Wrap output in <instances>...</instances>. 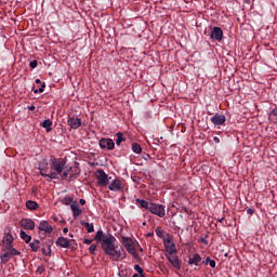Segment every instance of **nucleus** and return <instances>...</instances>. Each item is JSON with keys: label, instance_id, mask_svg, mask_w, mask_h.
Listing matches in <instances>:
<instances>
[{"label": "nucleus", "instance_id": "obj_27", "mask_svg": "<svg viewBox=\"0 0 277 277\" xmlns=\"http://www.w3.org/2000/svg\"><path fill=\"white\" fill-rule=\"evenodd\" d=\"M122 142H127V137H124V134L122 132H118L117 133L116 144L118 146H120V144H122Z\"/></svg>", "mask_w": 277, "mask_h": 277}, {"label": "nucleus", "instance_id": "obj_17", "mask_svg": "<svg viewBox=\"0 0 277 277\" xmlns=\"http://www.w3.org/2000/svg\"><path fill=\"white\" fill-rule=\"evenodd\" d=\"M39 230H43V233L51 235V233H53V226H51L47 221H41L39 224Z\"/></svg>", "mask_w": 277, "mask_h": 277}, {"label": "nucleus", "instance_id": "obj_25", "mask_svg": "<svg viewBox=\"0 0 277 277\" xmlns=\"http://www.w3.org/2000/svg\"><path fill=\"white\" fill-rule=\"evenodd\" d=\"M51 246H53V242H48L47 243V248H42L41 249V251H42V254L44 255V256H51Z\"/></svg>", "mask_w": 277, "mask_h": 277}, {"label": "nucleus", "instance_id": "obj_22", "mask_svg": "<svg viewBox=\"0 0 277 277\" xmlns=\"http://www.w3.org/2000/svg\"><path fill=\"white\" fill-rule=\"evenodd\" d=\"M41 127H43V129L47 130V133H51V131H53V121H51V119H45L42 123Z\"/></svg>", "mask_w": 277, "mask_h": 277}, {"label": "nucleus", "instance_id": "obj_47", "mask_svg": "<svg viewBox=\"0 0 277 277\" xmlns=\"http://www.w3.org/2000/svg\"><path fill=\"white\" fill-rule=\"evenodd\" d=\"M79 203L82 206L85 205V199H80Z\"/></svg>", "mask_w": 277, "mask_h": 277}, {"label": "nucleus", "instance_id": "obj_30", "mask_svg": "<svg viewBox=\"0 0 277 277\" xmlns=\"http://www.w3.org/2000/svg\"><path fill=\"white\" fill-rule=\"evenodd\" d=\"M132 150L136 155H140V153H142V146L140 144H137V143H133L132 144Z\"/></svg>", "mask_w": 277, "mask_h": 277}, {"label": "nucleus", "instance_id": "obj_5", "mask_svg": "<svg viewBox=\"0 0 277 277\" xmlns=\"http://www.w3.org/2000/svg\"><path fill=\"white\" fill-rule=\"evenodd\" d=\"M121 243L129 254H131L132 256H137V253L135 252V247H133V240L131 238L122 237Z\"/></svg>", "mask_w": 277, "mask_h": 277}, {"label": "nucleus", "instance_id": "obj_52", "mask_svg": "<svg viewBox=\"0 0 277 277\" xmlns=\"http://www.w3.org/2000/svg\"><path fill=\"white\" fill-rule=\"evenodd\" d=\"M132 277H140V275L138 274H134Z\"/></svg>", "mask_w": 277, "mask_h": 277}, {"label": "nucleus", "instance_id": "obj_51", "mask_svg": "<svg viewBox=\"0 0 277 277\" xmlns=\"http://www.w3.org/2000/svg\"><path fill=\"white\" fill-rule=\"evenodd\" d=\"M147 237H153V233H148V234H147Z\"/></svg>", "mask_w": 277, "mask_h": 277}, {"label": "nucleus", "instance_id": "obj_29", "mask_svg": "<svg viewBox=\"0 0 277 277\" xmlns=\"http://www.w3.org/2000/svg\"><path fill=\"white\" fill-rule=\"evenodd\" d=\"M11 256L12 255L10 254V251L4 252L0 258L1 263H3V265H5V263H8V261H10Z\"/></svg>", "mask_w": 277, "mask_h": 277}, {"label": "nucleus", "instance_id": "obj_4", "mask_svg": "<svg viewBox=\"0 0 277 277\" xmlns=\"http://www.w3.org/2000/svg\"><path fill=\"white\" fill-rule=\"evenodd\" d=\"M149 211L158 217H166V206L159 203H150Z\"/></svg>", "mask_w": 277, "mask_h": 277}, {"label": "nucleus", "instance_id": "obj_3", "mask_svg": "<svg viewBox=\"0 0 277 277\" xmlns=\"http://www.w3.org/2000/svg\"><path fill=\"white\" fill-rule=\"evenodd\" d=\"M95 176L100 187H107L109 185V181H111V177H109L103 169L96 170Z\"/></svg>", "mask_w": 277, "mask_h": 277}, {"label": "nucleus", "instance_id": "obj_46", "mask_svg": "<svg viewBox=\"0 0 277 277\" xmlns=\"http://www.w3.org/2000/svg\"><path fill=\"white\" fill-rule=\"evenodd\" d=\"M32 243H35V245H37V246H40V240L36 239V240H34Z\"/></svg>", "mask_w": 277, "mask_h": 277}, {"label": "nucleus", "instance_id": "obj_26", "mask_svg": "<svg viewBox=\"0 0 277 277\" xmlns=\"http://www.w3.org/2000/svg\"><path fill=\"white\" fill-rule=\"evenodd\" d=\"M19 237L21 239H23V241H25L26 243H29V241H31V236L27 235V233H25V230H21L19 232Z\"/></svg>", "mask_w": 277, "mask_h": 277}, {"label": "nucleus", "instance_id": "obj_33", "mask_svg": "<svg viewBox=\"0 0 277 277\" xmlns=\"http://www.w3.org/2000/svg\"><path fill=\"white\" fill-rule=\"evenodd\" d=\"M8 252L11 254V256H18V254H21V252L14 248H6Z\"/></svg>", "mask_w": 277, "mask_h": 277}, {"label": "nucleus", "instance_id": "obj_43", "mask_svg": "<svg viewBox=\"0 0 277 277\" xmlns=\"http://www.w3.org/2000/svg\"><path fill=\"white\" fill-rule=\"evenodd\" d=\"M38 92H40V94H42V92H44L43 88H39V90H35V94H38Z\"/></svg>", "mask_w": 277, "mask_h": 277}, {"label": "nucleus", "instance_id": "obj_54", "mask_svg": "<svg viewBox=\"0 0 277 277\" xmlns=\"http://www.w3.org/2000/svg\"><path fill=\"white\" fill-rule=\"evenodd\" d=\"M224 219H222L220 222H222Z\"/></svg>", "mask_w": 277, "mask_h": 277}, {"label": "nucleus", "instance_id": "obj_35", "mask_svg": "<svg viewBox=\"0 0 277 277\" xmlns=\"http://www.w3.org/2000/svg\"><path fill=\"white\" fill-rule=\"evenodd\" d=\"M29 246H30L32 252H38V250H40V246L35 245V242H30Z\"/></svg>", "mask_w": 277, "mask_h": 277}, {"label": "nucleus", "instance_id": "obj_16", "mask_svg": "<svg viewBox=\"0 0 277 277\" xmlns=\"http://www.w3.org/2000/svg\"><path fill=\"white\" fill-rule=\"evenodd\" d=\"M67 123L70 127V129H79V127H81V119L77 117H70L67 120Z\"/></svg>", "mask_w": 277, "mask_h": 277}, {"label": "nucleus", "instance_id": "obj_6", "mask_svg": "<svg viewBox=\"0 0 277 277\" xmlns=\"http://www.w3.org/2000/svg\"><path fill=\"white\" fill-rule=\"evenodd\" d=\"M110 192H122L124 189V180L116 177L109 185Z\"/></svg>", "mask_w": 277, "mask_h": 277}, {"label": "nucleus", "instance_id": "obj_53", "mask_svg": "<svg viewBox=\"0 0 277 277\" xmlns=\"http://www.w3.org/2000/svg\"><path fill=\"white\" fill-rule=\"evenodd\" d=\"M69 237H72V234H69Z\"/></svg>", "mask_w": 277, "mask_h": 277}, {"label": "nucleus", "instance_id": "obj_8", "mask_svg": "<svg viewBox=\"0 0 277 277\" xmlns=\"http://www.w3.org/2000/svg\"><path fill=\"white\" fill-rule=\"evenodd\" d=\"M100 148L103 150H114V148H116V143H114V140L111 138H101Z\"/></svg>", "mask_w": 277, "mask_h": 277}, {"label": "nucleus", "instance_id": "obj_19", "mask_svg": "<svg viewBox=\"0 0 277 277\" xmlns=\"http://www.w3.org/2000/svg\"><path fill=\"white\" fill-rule=\"evenodd\" d=\"M40 170V174L41 176H43V179H50V181H55L57 179H60V176H57V173H55V171L49 173H45L43 169H39Z\"/></svg>", "mask_w": 277, "mask_h": 277}, {"label": "nucleus", "instance_id": "obj_48", "mask_svg": "<svg viewBox=\"0 0 277 277\" xmlns=\"http://www.w3.org/2000/svg\"><path fill=\"white\" fill-rule=\"evenodd\" d=\"M35 83H42V81L40 79H36Z\"/></svg>", "mask_w": 277, "mask_h": 277}, {"label": "nucleus", "instance_id": "obj_37", "mask_svg": "<svg viewBox=\"0 0 277 277\" xmlns=\"http://www.w3.org/2000/svg\"><path fill=\"white\" fill-rule=\"evenodd\" d=\"M30 68H38V61H32L29 64Z\"/></svg>", "mask_w": 277, "mask_h": 277}, {"label": "nucleus", "instance_id": "obj_13", "mask_svg": "<svg viewBox=\"0 0 277 277\" xmlns=\"http://www.w3.org/2000/svg\"><path fill=\"white\" fill-rule=\"evenodd\" d=\"M166 256L174 269H181V260H179V255H176V253Z\"/></svg>", "mask_w": 277, "mask_h": 277}, {"label": "nucleus", "instance_id": "obj_39", "mask_svg": "<svg viewBox=\"0 0 277 277\" xmlns=\"http://www.w3.org/2000/svg\"><path fill=\"white\" fill-rule=\"evenodd\" d=\"M247 213L248 215H254V209L252 208L247 209Z\"/></svg>", "mask_w": 277, "mask_h": 277}, {"label": "nucleus", "instance_id": "obj_38", "mask_svg": "<svg viewBox=\"0 0 277 277\" xmlns=\"http://www.w3.org/2000/svg\"><path fill=\"white\" fill-rule=\"evenodd\" d=\"M209 265H210V267H212L213 269H215V260H210V262H209Z\"/></svg>", "mask_w": 277, "mask_h": 277}, {"label": "nucleus", "instance_id": "obj_9", "mask_svg": "<svg viewBox=\"0 0 277 277\" xmlns=\"http://www.w3.org/2000/svg\"><path fill=\"white\" fill-rule=\"evenodd\" d=\"M116 237H114V235L111 234H108V235H105L102 229L97 230L94 239L95 241H101V246H102V249L104 248L105 246V241L106 239H115Z\"/></svg>", "mask_w": 277, "mask_h": 277}, {"label": "nucleus", "instance_id": "obj_50", "mask_svg": "<svg viewBox=\"0 0 277 277\" xmlns=\"http://www.w3.org/2000/svg\"><path fill=\"white\" fill-rule=\"evenodd\" d=\"M41 88L44 90V88H47V84L43 82V83L41 84Z\"/></svg>", "mask_w": 277, "mask_h": 277}, {"label": "nucleus", "instance_id": "obj_23", "mask_svg": "<svg viewBox=\"0 0 277 277\" xmlns=\"http://www.w3.org/2000/svg\"><path fill=\"white\" fill-rule=\"evenodd\" d=\"M136 205H138L141 207V209H147V211H149L150 209V203L144 199H135Z\"/></svg>", "mask_w": 277, "mask_h": 277}, {"label": "nucleus", "instance_id": "obj_31", "mask_svg": "<svg viewBox=\"0 0 277 277\" xmlns=\"http://www.w3.org/2000/svg\"><path fill=\"white\" fill-rule=\"evenodd\" d=\"M134 269L135 272H137V274H140L141 277H146V273H144V268L140 265H134Z\"/></svg>", "mask_w": 277, "mask_h": 277}, {"label": "nucleus", "instance_id": "obj_20", "mask_svg": "<svg viewBox=\"0 0 277 277\" xmlns=\"http://www.w3.org/2000/svg\"><path fill=\"white\" fill-rule=\"evenodd\" d=\"M14 242V237L11 234H6L3 237V246L4 248H12V243Z\"/></svg>", "mask_w": 277, "mask_h": 277}, {"label": "nucleus", "instance_id": "obj_11", "mask_svg": "<svg viewBox=\"0 0 277 277\" xmlns=\"http://www.w3.org/2000/svg\"><path fill=\"white\" fill-rule=\"evenodd\" d=\"M211 122L215 127H222V124L226 122V116L216 113L213 117H211Z\"/></svg>", "mask_w": 277, "mask_h": 277}, {"label": "nucleus", "instance_id": "obj_34", "mask_svg": "<svg viewBox=\"0 0 277 277\" xmlns=\"http://www.w3.org/2000/svg\"><path fill=\"white\" fill-rule=\"evenodd\" d=\"M155 233L159 239H163V229L161 227H156Z\"/></svg>", "mask_w": 277, "mask_h": 277}, {"label": "nucleus", "instance_id": "obj_14", "mask_svg": "<svg viewBox=\"0 0 277 277\" xmlns=\"http://www.w3.org/2000/svg\"><path fill=\"white\" fill-rule=\"evenodd\" d=\"M70 243H75V240H68L65 237H58L56 240V246L61 248H70Z\"/></svg>", "mask_w": 277, "mask_h": 277}, {"label": "nucleus", "instance_id": "obj_12", "mask_svg": "<svg viewBox=\"0 0 277 277\" xmlns=\"http://www.w3.org/2000/svg\"><path fill=\"white\" fill-rule=\"evenodd\" d=\"M167 255L176 254V245H174L170 239L163 241Z\"/></svg>", "mask_w": 277, "mask_h": 277}, {"label": "nucleus", "instance_id": "obj_44", "mask_svg": "<svg viewBox=\"0 0 277 277\" xmlns=\"http://www.w3.org/2000/svg\"><path fill=\"white\" fill-rule=\"evenodd\" d=\"M28 109H29V111H35L36 110V106H34V105L28 106Z\"/></svg>", "mask_w": 277, "mask_h": 277}, {"label": "nucleus", "instance_id": "obj_18", "mask_svg": "<svg viewBox=\"0 0 277 277\" xmlns=\"http://www.w3.org/2000/svg\"><path fill=\"white\" fill-rule=\"evenodd\" d=\"M201 262L202 258L198 253L193 254V256L188 259V265H200Z\"/></svg>", "mask_w": 277, "mask_h": 277}, {"label": "nucleus", "instance_id": "obj_1", "mask_svg": "<svg viewBox=\"0 0 277 277\" xmlns=\"http://www.w3.org/2000/svg\"><path fill=\"white\" fill-rule=\"evenodd\" d=\"M51 169L55 172L58 179L66 181V179H77V169H74L70 164H66V159L54 158L52 159Z\"/></svg>", "mask_w": 277, "mask_h": 277}, {"label": "nucleus", "instance_id": "obj_49", "mask_svg": "<svg viewBox=\"0 0 277 277\" xmlns=\"http://www.w3.org/2000/svg\"><path fill=\"white\" fill-rule=\"evenodd\" d=\"M63 233H68V228L67 227H65V228H63Z\"/></svg>", "mask_w": 277, "mask_h": 277}, {"label": "nucleus", "instance_id": "obj_32", "mask_svg": "<svg viewBox=\"0 0 277 277\" xmlns=\"http://www.w3.org/2000/svg\"><path fill=\"white\" fill-rule=\"evenodd\" d=\"M63 205H66L67 207L68 206H71L72 202H75V199H72V197H65L63 200H62Z\"/></svg>", "mask_w": 277, "mask_h": 277}, {"label": "nucleus", "instance_id": "obj_21", "mask_svg": "<svg viewBox=\"0 0 277 277\" xmlns=\"http://www.w3.org/2000/svg\"><path fill=\"white\" fill-rule=\"evenodd\" d=\"M40 205H38V202L34 201V200H28L26 201V208L28 209V211H37V209H39Z\"/></svg>", "mask_w": 277, "mask_h": 277}, {"label": "nucleus", "instance_id": "obj_2", "mask_svg": "<svg viewBox=\"0 0 277 277\" xmlns=\"http://www.w3.org/2000/svg\"><path fill=\"white\" fill-rule=\"evenodd\" d=\"M102 250L111 261H122L127 259V251L122 247H116V238H108L104 241Z\"/></svg>", "mask_w": 277, "mask_h": 277}, {"label": "nucleus", "instance_id": "obj_28", "mask_svg": "<svg viewBox=\"0 0 277 277\" xmlns=\"http://www.w3.org/2000/svg\"><path fill=\"white\" fill-rule=\"evenodd\" d=\"M82 226H85L88 233H94V224L88 223L85 221L81 222Z\"/></svg>", "mask_w": 277, "mask_h": 277}, {"label": "nucleus", "instance_id": "obj_45", "mask_svg": "<svg viewBox=\"0 0 277 277\" xmlns=\"http://www.w3.org/2000/svg\"><path fill=\"white\" fill-rule=\"evenodd\" d=\"M213 140H214L215 144H220V137L214 136Z\"/></svg>", "mask_w": 277, "mask_h": 277}, {"label": "nucleus", "instance_id": "obj_15", "mask_svg": "<svg viewBox=\"0 0 277 277\" xmlns=\"http://www.w3.org/2000/svg\"><path fill=\"white\" fill-rule=\"evenodd\" d=\"M70 209L72 211V215L75 220H77V217L83 213V210L79 208V202L77 201H74L71 203Z\"/></svg>", "mask_w": 277, "mask_h": 277}, {"label": "nucleus", "instance_id": "obj_24", "mask_svg": "<svg viewBox=\"0 0 277 277\" xmlns=\"http://www.w3.org/2000/svg\"><path fill=\"white\" fill-rule=\"evenodd\" d=\"M268 120L271 122H274V124H277V108L271 110V113L268 114Z\"/></svg>", "mask_w": 277, "mask_h": 277}, {"label": "nucleus", "instance_id": "obj_42", "mask_svg": "<svg viewBox=\"0 0 277 277\" xmlns=\"http://www.w3.org/2000/svg\"><path fill=\"white\" fill-rule=\"evenodd\" d=\"M211 262V258H207L206 261H202V263H205V265H209V263Z\"/></svg>", "mask_w": 277, "mask_h": 277}, {"label": "nucleus", "instance_id": "obj_36", "mask_svg": "<svg viewBox=\"0 0 277 277\" xmlns=\"http://www.w3.org/2000/svg\"><path fill=\"white\" fill-rule=\"evenodd\" d=\"M90 254H96V245H91L89 247Z\"/></svg>", "mask_w": 277, "mask_h": 277}, {"label": "nucleus", "instance_id": "obj_7", "mask_svg": "<svg viewBox=\"0 0 277 277\" xmlns=\"http://www.w3.org/2000/svg\"><path fill=\"white\" fill-rule=\"evenodd\" d=\"M223 38L224 31L220 27L214 26L210 31V40H216V42H222Z\"/></svg>", "mask_w": 277, "mask_h": 277}, {"label": "nucleus", "instance_id": "obj_10", "mask_svg": "<svg viewBox=\"0 0 277 277\" xmlns=\"http://www.w3.org/2000/svg\"><path fill=\"white\" fill-rule=\"evenodd\" d=\"M21 228H24V230H34L36 228V222L31 219H22L19 221Z\"/></svg>", "mask_w": 277, "mask_h": 277}, {"label": "nucleus", "instance_id": "obj_41", "mask_svg": "<svg viewBox=\"0 0 277 277\" xmlns=\"http://www.w3.org/2000/svg\"><path fill=\"white\" fill-rule=\"evenodd\" d=\"M199 241H200V243H205L206 246L209 243V242L207 241V238H200Z\"/></svg>", "mask_w": 277, "mask_h": 277}, {"label": "nucleus", "instance_id": "obj_40", "mask_svg": "<svg viewBox=\"0 0 277 277\" xmlns=\"http://www.w3.org/2000/svg\"><path fill=\"white\" fill-rule=\"evenodd\" d=\"M92 241H93L92 239L87 238L83 240V243H85L87 246H90V245H92Z\"/></svg>", "mask_w": 277, "mask_h": 277}]
</instances>
